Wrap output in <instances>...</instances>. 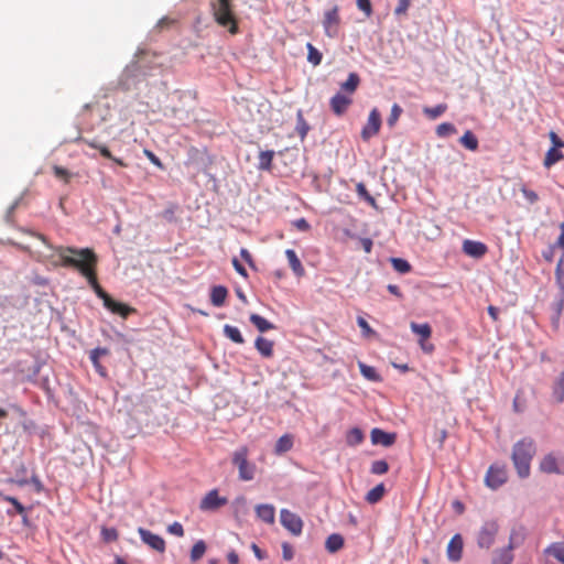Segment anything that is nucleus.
Segmentation results:
<instances>
[{
	"label": "nucleus",
	"mask_w": 564,
	"mask_h": 564,
	"mask_svg": "<svg viewBox=\"0 0 564 564\" xmlns=\"http://www.w3.org/2000/svg\"><path fill=\"white\" fill-rule=\"evenodd\" d=\"M340 24L339 9L337 6L333 7L324 13L323 26L325 34L328 37H336L338 35Z\"/></svg>",
	"instance_id": "1a4fd4ad"
},
{
	"label": "nucleus",
	"mask_w": 564,
	"mask_h": 564,
	"mask_svg": "<svg viewBox=\"0 0 564 564\" xmlns=\"http://www.w3.org/2000/svg\"><path fill=\"white\" fill-rule=\"evenodd\" d=\"M384 494H386L384 485L379 484L376 487H373L371 490L368 491V494L366 495V501L371 505H375L382 499Z\"/></svg>",
	"instance_id": "7c9ffc66"
},
{
	"label": "nucleus",
	"mask_w": 564,
	"mask_h": 564,
	"mask_svg": "<svg viewBox=\"0 0 564 564\" xmlns=\"http://www.w3.org/2000/svg\"><path fill=\"white\" fill-rule=\"evenodd\" d=\"M371 442L373 444H379L386 447H389L395 442V434L384 432L380 429H373L370 434Z\"/></svg>",
	"instance_id": "6ab92c4d"
},
{
	"label": "nucleus",
	"mask_w": 564,
	"mask_h": 564,
	"mask_svg": "<svg viewBox=\"0 0 564 564\" xmlns=\"http://www.w3.org/2000/svg\"><path fill=\"white\" fill-rule=\"evenodd\" d=\"M352 105V97L341 91L336 93L329 100V107L337 117L344 116Z\"/></svg>",
	"instance_id": "ddd939ff"
},
{
	"label": "nucleus",
	"mask_w": 564,
	"mask_h": 564,
	"mask_svg": "<svg viewBox=\"0 0 564 564\" xmlns=\"http://www.w3.org/2000/svg\"><path fill=\"white\" fill-rule=\"evenodd\" d=\"M104 306L109 310L111 313L121 316L122 318H127L130 314L135 313V310L124 303L115 301L111 296H109L105 302Z\"/></svg>",
	"instance_id": "f3484780"
},
{
	"label": "nucleus",
	"mask_w": 564,
	"mask_h": 564,
	"mask_svg": "<svg viewBox=\"0 0 564 564\" xmlns=\"http://www.w3.org/2000/svg\"><path fill=\"white\" fill-rule=\"evenodd\" d=\"M402 112L403 109L401 108V106L398 104H393V106L391 107L390 115L387 119V123L390 128H393L395 126Z\"/></svg>",
	"instance_id": "c03bdc74"
},
{
	"label": "nucleus",
	"mask_w": 564,
	"mask_h": 564,
	"mask_svg": "<svg viewBox=\"0 0 564 564\" xmlns=\"http://www.w3.org/2000/svg\"><path fill=\"white\" fill-rule=\"evenodd\" d=\"M210 12L218 25L226 28L230 34L239 32L238 20L231 0H210Z\"/></svg>",
	"instance_id": "20e7f679"
},
{
	"label": "nucleus",
	"mask_w": 564,
	"mask_h": 564,
	"mask_svg": "<svg viewBox=\"0 0 564 564\" xmlns=\"http://www.w3.org/2000/svg\"><path fill=\"white\" fill-rule=\"evenodd\" d=\"M273 158H274V151H272V150L261 151L259 153L258 169L261 171H271Z\"/></svg>",
	"instance_id": "cd10ccee"
},
{
	"label": "nucleus",
	"mask_w": 564,
	"mask_h": 564,
	"mask_svg": "<svg viewBox=\"0 0 564 564\" xmlns=\"http://www.w3.org/2000/svg\"><path fill=\"white\" fill-rule=\"evenodd\" d=\"M57 253L62 259L63 265L77 269L94 289L98 283L96 267L98 263L97 254L89 248L76 249L73 247H59Z\"/></svg>",
	"instance_id": "f03ea898"
},
{
	"label": "nucleus",
	"mask_w": 564,
	"mask_h": 564,
	"mask_svg": "<svg viewBox=\"0 0 564 564\" xmlns=\"http://www.w3.org/2000/svg\"><path fill=\"white\" fill-rule=\"evenodd\" d=\"M167 532L181 538L184 535V528L180 522H173L167 527Z\"/></svg>",
	"instance_id": "4d7b16f0"
},
{
	"label": "nucleus",
	"mask_w": 564,
	"mask_h": 564,
	"mask_svg": "<svg viewBox=\"0 0 564 564\" xmlns=\"http://www.w3.org/2000/svg\"><path fill=\"white\" fill-rule=\"evenodd\" d=\"M240 256L249 264V267L254 268L252 256L247 249L242 248L240 250Z\"/></svg>",
	"instance_id": "774afa93"
},
{
	"label": "nucleus",
	"mask_w": 564,
	"mask_h": 564,
	"mask_svg": "<svg viewBox=\"0 0 564 564\" xmlns=\"http://www.w3.org/2000/svg\"><path fill=\"white\" fill-rule=\"evenodd\" d=\"M250 322L257 327V329L261 333L274 329L275 326L265 319L264 317L260 316L259 314H251L250 315Z\"/></svg>",
	"instance_id": "c756f323"
},
{
	"label": "nucleus",
	"mask_w": 564,
	"mask_h": 564,
	"mask_svg": "<svg viewBox=\"0 0 564 564\" xmlns=\"http://www.w3.org/2000/svg\"><path fill=\"white\" fill-rule=\"evenodd\" d=\"M86 143L93 148V149H98L100 154L104 156V158H107V159H110L112 160L115 163H117L118 165L120 166H123L126 167L127 166V163H124L121 159H118V158H115L112 156L111 152L109 151V149L106 147V145H101V144H98L97 142L95 141H86Z\"/></svg>",
	"instance_id": "c85d7f7f"
},
{
	"label": "nucleus",
	"mask_w": 564,
	"mask_h": 564,
	"mask_svg": "<svg viewBox=\"0 0 564 564\" xmlns=\"http://www.w3.org/2000/svg\"><path fill=\"white\" fill-rule=\"evenodd\" d=\"M358 366H359V370H360L361 375L366 379L373 381V382H378L381 380L380 375L377 372V370L373 367L368 366L364 362H359Z\"/></svg>",
	"instance_id": "e433bc0d"
},
{
	"label": "nucleus",
	"mask_w": 564,
	"mask_h": 564,
	"mask_svg": "<svg viewBox=\"0 0 564 564\" xmlns=\"http://www.w3.org/2000/svg\"><path fill=\"white\" fill-rule=\"evenodd\" d=\"M138 533L144 544H147L152 550L164 553L165 552V541L162 536L144 529L139 528Z\"/></svg>",
	"instance_id": "4468645a"
},
{
	"label": "nucleus",
	"mask_w": 564,
	"mask_h": 564,
	"mask_svg": "<svg viewBox=\"0 0 564 564\" xmlns=\"http://www.w3.org/2000/svg\"><path fill=\"white\" fill-rule=\"evenodd\" d=\"M227 502L228 499L226 497H220L218 490L213 489L200 500L199 509L202 511H215L227 505Z\"/></svg>",
	"instance_id": "f8f14e48"
},
{
	"label": "nucleus",
	"mask_w": 564,
	"mask_h": 564,
	"mask_svg": "<svg viewBox=\"0 0 564 564\" xmlns=\"http://www.w3.org/2000/svg\"><path fill=\"white\" fill-rule=\"evenodd\" d=\"M553 393L557 400V402L564 401V370L561 372L555 386Z\"/></svg>",
	"instance_id": "a18cd8bd"
},
{
	"label": "nucleus",
	"mask_w": 564,
	"mask_h": 564,
	"mask_svg": "<svg viewBox=\"0 0 564 564\" xmlns=\"http://www.w3.org/2000/svg\"><path fill=\"white\" fill-rule=\"evenodd\" d=\"M280 521L281 524L293 535H300L303 531V521L302 519L294 512L282 509L280 511Z\"/></svg>",
	"instance_id": "6e6552de"
},
{
	"label": "nucleus",
	"mask_w": 564,
	"mask_h": 564,
	"mask_svg": "<svg viewBox=\"0 0 564 564\" xmlns=\"http://www.w3.org/2000/svg\"><path fill=\"white\" fill-rule=\"evenodd\" d=\"M360 84V77L357 73H350L346 82L340 85V91L352 97Z\"/></svg>",
	"instance_id": "b1692460"
},
{
	"label": "nucleus",
	"mask_w": 564,
	"mask_h": 564,
	"mask_svg": "<svg viewBox=\"0 0 564 564\" xmlns=\"http://www.w3.org/2000/svg\"><path fill=\"white\" fill-rule=\"evenodd\" d=\"M419 345L421 349L426 354H432L434 351V345L427 343V339H419Z\"/></svg>",
	"instance_id": "69168bd1"
},
{
	"label": "nucleus",
	"mask_w": 564,
	"mask_h": 564,
	"mask_svg": "<svg viewBox=\"0 0 564 564\" xmlns=\"http://www.w3.org/2000/svg\"><path fill=\"white\" fill-rule=\"evenodd\" d=\"M96 295L102 301V303L110 296L101 286L100 284H96V286L93 289Z\"/></svg>",
	"instance_id": "338daca9"
},
{
	"label": "nucleus",
	"mask_w": 564,
	"mask_h": 564,
	"mask_svg": "<svg viewBox=\"0 0 564 564\" xmlns=\"http://www.w3.org/2000/svg\"><path fill=\"white\" fill-rule=\"evenodd\" d=\"M224 334L227 338H229L230 340H232L234 343L236 344H243L245 343V339L240 333V330L235 327V326H231V325H225L224 326Z\"/></svg>",
	"instance_id": "c9c22d12"
},
{
	"label": "nucleus",
	"mask_w": 564,
	"mask_h": 564,
	"mask_svg": "<svg viewBox=\"0 0 564 564\" xmlns=\"http://www.w3.org/2000/svg\"><path fill=\"white\" fill-rule=\"evenodd\" d=\"M57 253L62 259L63 265L77 269L94 289L98 283L96 267L98 263L97 254L89 248L76 249L73 247H59Z\"/></svg>",
	"instance_id": "f257e3e1"
},
{
	"label": "nucleus",
	"mask_w": 564,
	"mask_h": 564,
	"mask_svg": "<svg viewBox=\"0 0 564 564\" xmlns=\"http://www.w3.org/2000/svg\"><path fill=\"white\" fill-rule=\"evenodd\" d=\"M206 552V544L203 540L197 541L191 550V561L193 563L200 560Z\"/></svg>",
	"instance_id": "ea45409f"
},
{
	"label": "nucleus",
	"mask_w": 564,
	"mask_h": 564,
	"mask_svg": "<svg viewBox=\"0 0 564 564\" xmlns=\"http://www.w3.org/2000/svg\"><path fill=\"white\" fill-rule=\"evenodd\" d=\"M528 530L524 524L516 522L511 525L508 545L505 547L509 552L520 547L527 540Z\"/></svg>",
	"instance_id": "9b49d317"
},
{
	"label": "nucleus",
	"mask_w": 564,
	"mask_h": 564,
	"mask_svg": "<svg viewBox=\"0 0 564 564\" xmlns=\"http://www.w3.org/2000/svg\"><path fill=\"white\" fill-rule=\"evenodd\" d=\"M508 479L506 466L491 465L486 474L485 484L491 488L497 489L502 486Z\"/></svg>",
	"instance_id": "0eeeda50"
},
{
	"label": "nucleus",
	"mask_w": 564,
	"mask_h": 564,
	"mask_svg": "<svg viewBox=\"0 0 564 564\" xmlns=\"http://www.w3.org/2000/svg\"><path fill=\"white\" fill-rule=\"evenodd\" d=\"M356 189L360 197L365 198L371 204H375V198L369 194L364 183H358Z\"/></svg>",
	"instance_id": "864d4df0"
},
{
	"label": "nucleus",
	"mask_w": 564,
	"mask_h": 564,
	"mask_svg": "<svg viewBox=\"0 0 564 564\" xmlns=\"http://www.w3.org/2000/svg\"><path fill=\"white\" fill-rule=\"evenodd\" d=\"M457 132L455 126L451 122H443L437 126L436 134L440 138H446L448 135L455 134Z\"/></svg>",
	"instance_id": "79ce46f5"
},
{
	"label": "nucleus",
	"mask_w": 564,
	"mask_h": 564,
	"mask_svg": "<svg viewBox=\"0 0 564 564\" xmlns=\"http://www.w3.org/2000/svg\"><path fill=\"white\" fill-rule=\"evenodd\" d=\"M254 346L264 358H271L273 356L274 343L272 340L259 336L254 341Z\"/></svg>",
	"instance_id": "5701e85b"
},
{
	"label": "nucleus",
	"mask_w": 564,
	"mask_h": 564,
	"mask_svg": "<svg viewBox=\"0 0 564 564\" xmlns=\"http://www.w3.org/2000/svg\"><path fill=\"white\" fill-rule=\"evenodd\" d=\"M53 172L56 177L63 180L65 183H69L70 173L66 169L58 165H54Z\"/></svg>",
	"instance_id": "3c124183"
},
{
	"label": "nucleus",
	"mask_w": 564,
	"mask_h": 564,
	"mask_svg": "<svg viewBox=\"0 0 564 564\" xmlns=\"http://www.w3.org/2000/svg\"><path fill=\"white\" fill-rule=\"evenodd\" d=\"M563 158H564V154L560 151V149L551 148L547 150V152L545 154L543 165L546 169H550L552 165H554L555 163L561 161Z\"/></svg>",
	"instance_id": "473e14b6"
},
{
	"label": "nucleus",
	"mask_w": 564,
	"mask_h": 564,
	"mask_svg": "<svg viewBox=\"0 0 564 564\" xmlns=\"http://www.w3.org/2000/svg\"><path fill=\"white\" fill-rule=\"evenodd\" d=\"M296 130H297V133L299 135L304 139L305 135L307 134L308 130H310V126L307 124V122L305 121L303 115L301 111L297 112V124H296Z\"/></svg>",
	"instance_id": "09e8293b"
},
{
	"label": "nucleus",
	"mask_w": 564,
	"mask_h": 564,
	"mask_svg": "<svg viewBox=\"0 0 564 564\" xmlns=\"http://www.w3.org/2000/svg\"><path fill=\"white\" fill-rule=\"evenodd\" d=\"M513 561V555L506 549H501L498 551L496 557L492 560L491 564H511Z\"/></svg>",
	"instance_id": "a19ab883"
},
{
	"label": "nucleus",
	"mask_w": 564,
	"mask_h": 564,
	"mask_svg": "<svg viewBox=\"0 0 564 564\" xmlns=\"http://www.w3.org/2000/svg\"><path fill=\"white\" fill-rule=\"evenodd\" d=\"M381 127V115L377 108H373L368 116L367 123L361 130V138L364 141H368L372 137L379 133Z\"/></svg>",
	"instance_id": "9d476101"
},
{
	"label": "nucleus",
	"mask_w": 564,
	"mask_h": 564,
	"mask_svg": "<svg viewBox=\"0 0 564 564\" xmlns=\"http://www.w3.org/2000/svg\"><path fill=\"white\" fill-rule=\"evenodd\" d=\"M285 257L294 274L299 278L303 276L305 274V270L296 252L293 249H286Z\"/></svg>",
	"instance_id": "4be33fe9"
},
{
	"label": "nucleus",
	"mask_w": 564,
	"mask_h": 564,
	"mask_svg": "<svg viewBox=\"0 0 564 564\" xmlns=\"http://www.w3.org/2000/svg\"><path fill=\"white\" fill-rule=\"evenodd\" d=\"M500 525L498 520L489 519L486 520L481 527L479 528L476 534L477 545L480 549L489 550L496 541V538L499 533Z\"/></svg>",
	"instance_id": "423d86ee"
},
{
	"label": "nucleus",
	"mask_w": 564,
	"mask_h": 564,
	"mask_svg": "<svg viewBox=\"0 0 564 564\" xmlns=\"http://www.w3.org/2000/svg\"><path fill=\"white\" fill-rule=\"evenodd\" d=\"M521 193L530 204H535L539 200V195L534 191L529 189L525 186L521 187Z\"/></svg>",
	"instance_id": "603ef678"
},
{
	"label": "nucleus",
	"mask_w": 564,
	"mask_h": 564,
	"mask_svg": "<svg viewBox=\"0 0 564 564\" xmlns=\"http://www.w3.org/2000/svg\"><path fill=\"white\" fill-rule=\"evenodd\" d=\"M463 251L470 257L474 258H481L486 254L488 251V248L485 243L480 241H474V240H465L463 242Z\"/></svg>",
	"instance_id": "a211bd4d"
},
{
	"label": "nucleus",
	"mask_w": 564,
	"mask_h": 564,
	"mask_svg": "<svg viewBox=\"0 0 564 564\" xmlns=\"http://www.w3.org/2000/svg\"><path fill=\"white\" fill-rule=\"evenodd\" d=\"M464 542L460 534H455L448 542L446 549L447 558L451 562H458L463 556Z\"/></svg>",
	"instance_id": "dca6fc26"
},
{
	"label": "nucleus",
	"mask_w": 564,
	"mask_h": 564,
	"mask_svg": "<svg viewBox=\"0 0 564 564\" xmlns=\"http://www.w3.org/2000/svg\"><path fill=\"white\" fill-rule=\"evenodd\" d=\"M459 142L464 148H466L470 151H476L478 149V139L470 130H467L462 135V138L459 139Z\"/></svg>",
	"instance_id": "f704fd0d"
},
{
	"label": "nucleus",
	"mask_w": 564,
	"mask_h": 564,
	"mask_svg": "<svg viewBox=\"0 0 564 564\" xmlns=\"http://www.w3.org/2000/svg\"><path fill=\"white\" fill-rule=\"evenodd\" d=\"M446 110H447V105L440 104V105H436L435 107H424L423 113L427 118L434 120V119L441 117Z\"/></svg>",
	"instance_id": "58836bf2"
},
{
	"label": "nucleus",
	"mask_w": 564,
	"mask_h": 564,
	"mask_svg": "<svg viewBox=\"0 0 564 564\" xmlns=\"http://www.w3.org/2000/svg\"><path fill=\"white\" fill-rule=\"evenodd\" d=\"M370 470L375 475H383V474L388 473L389 464L383 459L375 460L371 464Z\"/></svg>",
	"instance_id": "de8ad7c7"
},
{
	"label": "nucleus",
	"mask_w": 564,
	"mask_h": 564,
	"mask_svg": "<svg viewBox=\"0 0 564 564\" xmlns=\"http://www.w3.org/2000/svg\"><path fill=\"white\" fill-rule=\"evenodd\" d=\"M232 265L235 268V270L237 271V273H239L241 276L243 278H247L248 276V273H247V270L245 269V267L239 262L238 259L234 258L232 259Z\"/></svg>",
	"instance_id": "0e129e2a"
},
{
	"label": "nucleus",
	"mask_w": 564,
	"mask_h": 564,
	"mask_svg": "<svg viewBox=\"0 0 564 564\" xmlns=\"http://www.w3.org/2000/svg\"><path fill=\"white\" fill-rule=\"evenodd\" d=\"M549 135L553 143L552 148H555V149L564 148V141L562 139H560L558 135L554 131H551Z\"/></svg>",
	"instance_id": "e2e57ef3"
},
{
	"label": "nucleus",
	"mask_w": 564,
	"mask_h": 564,
	"mask_svg": "<svg viewBox=\"0 0 564 564\" xmlns=\"http://www.w3.org/2000/svg\"><path fill=\"white\" fill-rule=\"evenodd\" d=\"M539 467L546 474H564V458L557 459L553 454H547L541 459Z\"/></svg>",
	"instance_id": "2eb2a0df"
},
{
	"label": "nucleus",
	"mask_w": 564,
	"mask_h": 564,
	"mask_svg": "<svg viewBox=\"0 0 564 564\" xmlns=\"http://www.w3.org/2000/svg\"><path fill=\"white\" fill-rule=\"evenodd\" d=\"M101 533L106 541H116L118 539V532L113 528H110V529L105 528V529H102Z\"/></svg>",
	"instance_id": "13d9d810"
},
{
	"label": "nucleus",
	"mask_w": 564,
	"mask_h": 564,
	"mask_svg": "<svg viewBox=\"0 0 564 564\" xmlns=\"http://www.w3.org/2000/svg\"><path fill=\"white\" fill-rule=\"evenodd\" d=\"M364 441V434L360 429L354 427L347 433V443L349 445H358Z\"/></svg>",
	"instance_id": "37998d69"
},
{
	"label": "nucleus",
	"mask_w": 564,
	"mask_h": 564,
	"mask_svg": "<svg viewBox=\"0 0 564 564\" xmlns=\"http://www.w3.org/2000/svg\"><path fill=\"white\" fill-rule=\"evenodd\" d=\"M109 355V349L108 348H101V347H97L95 349H93L90 351V355H89V358L96 369V371L102 376V377H106L107 376V370L106 368L100 364L99 359L100 357L102 356H107Z\"/></svg>",
	"instance_id": "412c9836"
},
{
	"label": "nucleus",
	"mask_w": 564,
	"mask_h": 564,
	"mask_svg": "<svg viewBox=\"0 0 564 564\" xmlns=\"http://www.w3.org/2000/svg\"><path fill=\"white\" fill-rule=\"evenodd\" d=\"M357 324L362 329L365 335L368 336V335L373 334V329L370 327V325L368 324V322L364 317L359 316L357 318Z\"/></svg>",
	"instance_id": "bf43d9fd"
},
{
	"label": "nucleus",
	"mask_w": 564,
	"mask_h": 564,
	"mask_svg": "<svg viewBox=\"0 0 564 564\" xmlns=\"http://www.w3.org/2000/svg\"><path fill=\"white\" fill-rule=\"evenodd\" d=\"M145 156L159 169L163 170L164 165L161 160L150 150H144Z\"/></svg>",
	"instance_id": "052dcab7"
},
{
	"label": "nucleus",
	"mask_w": 564,
	"mask_h": 564,
	"mask_svg": "<svg viewBox=\"0 0 564 564\" xmlns=\"http://www.w3.org/2000/svg\"><path fill=\"white\" fill-rule=\"evenodd\" d=\"M307 48V62L313 66H318L322 63L323 54L312 44H306Z\"/></svg>",
	"instance_id": "4c0bfd02"
},
{
	"label": "nucleus",
	"mask_w": 564,
	"mask_h": 564,
	"mask_svg": "<svg viewBox=\"0 0 564 564\" xmlns=\"http://www.w3.org/2000/svg\"><path fill=\"white\" fill-rule=\"evenodd\" d=\"M534 454L535 445L532 438L524 437L514 444L511 458L519 477L527 478L530 475V465Z\"/></svg>",
	"instance_id": "7ed1b4c3"
},
{
	"label": "nucleus",
	"mask_w": 564,
	"mask_h": 564,
	"mask_svg": "<svg viewBox=\"0 0 564 564\" xmlns=\"http://www.w3.org/2000/svg\"><path fill=\"white\" fill-rule=\"evenodd\" d=\"M257 517L268 523L273 524L275 521V508L273 505L261 503L256 507Z\"/></svg>",
	"instance_id": "aec40b11"
},
{
	"label": "nucleus",
	"mask_w": 564,
	"mask_h": 564,
	"mask_svg": "<svg viewBox=\"0 0 564 564\" xmlns=\"http://www.w3.org/2000/svg\"><path fill=\"white\" fill-rule=\"evenodd\" d=\"M391 263H392L393 269L400 273H408L411 270L410 263L404 259L392 258Z\"/></svg>",
	"instance_id": "49530a36"
},
{
	"label": "nucleus",
	"mask_w": 564,
	"mask_h": 564,
	"mask_svg": "<svg viewBox=\"0 0 564 564\" xmlns=\"http://www.w3.org/2000/svg\"><path fill=\"white\" fill-rule=\"evenodd\" d=\"M411 6V0H399L398 6L394 9L395 15H403L406 13Z\"/></svg>",
	"instance_id": "6e6d98bb"
},
{
	"label": "nucleus",
	"mask_w": 564,
	"mask_h": 564,
	"mask_svg": "<svg viewBox=\"0 0 564 564\" xmlns=\"http://www.w3.org/2000/svg\"><path fill=\"white\" fill-rule=\"evenodd\" d=\"M227 295H228L227 288H225L223 285L214 286L210 292V302L214 306L220 307L224 305Z\"/></svg>",
	"instance_id": "393cba45"
},
{
	"label": "nucleus",
	"mask_w": 564,
	"mask_h": 564,
	"mask_svg": "<svg viewBox=\"0 0 564 564\" xmlns=\"http://www.w3.org/2000/svg\"><path fill=\"white\" fill-rule=\"evenodd\" d=\"M249 449L241 446L232 454V464L238 468L239 479L250 481L256 476L257 467L248 459Z\"/></svg>",
	"instance_id": "39448f33"
},
{
	"label": "nucleus",
	"mask_w": 564,
	"mask_h": 564,
	"mask_svg": "<svg viewBox=\"0 0 564 564\" xmlns=\"http://www.w3.org/2000/svg\"><path fill=\"white\" fill-rule=\"evenodd\" d=\"M544 553L556 558L561 564H564V542H553L545 550Z\"/></svg>",
	"instance_id": "a878e982"
},
{
	"label": "nucleus",
	"mask_w": 564,
	"mask_h": 564,
	"mask_svg": "<svg viewBox=\"0 0 564 564\" xmlns=\"http://www.w3.org/2000/svg\"><path fill=\"white\" fill-rule=\"evenodd\" d=\"M3 500L10 502L18 514L22 516L24 519L26 518L25 508L17 498L12 496H6L3 497Z\"/></svg>",
	"instance_id": "8fccbe9b"
},
{
	"label": "nucleus",
	"mask_w": 564,
	"mask_h": 564,
	"mask_svg": "<svg viewBox=\"0 0 564 564\" xmlns=\"http://www.w3.org/2000/svg\"><path fill=\"white\" fill-rule=\"evenodd\" d=\"M293 225L300 231H307L311 228L308 221L305 218H299L294 220Z\"/></svg>",
	"instance_id": "680f3d73"
},
{
	"label": "nucleus",
	"mask_w": 564,
	"mask_h": 564,
	"mask_svg": "<svg viewBox=\"0 0 564 564\" xmlns=\"http://www.w3.org/2000/svg\"><path fill=\"white\" fill-rule=\"evenodd\" d=\"M357 7L366 14V17L369 18L372 14V6L370 0H357Z\"/></svg>",
	"instance_id": "5fc2aeb1"
},
{
	"label": "nucleus",
	"mask_w": 564,
	"mask_h": 564,
	"mask_svg": "<svg viewBox=\"0 0 564 564\" xmlns=\"http://www.w3.org/2000/svg\"><path fill=\"white\" fill-rule=\"evenodd\" d=\"M344 546V538L338 533L330 534L325 542V547L329 553H335Z\"/></svg>",
	"instance_id": "bb28decb"
},
{
	"label": "nucleus",
	"mask_w": 564,
	"mask_h": 564,
	"mask_svg": "<svg viewBox=\"0 0 564 564\" xmlns=\"http://www.w3.org/2000/svg\"><path fill=\"white\" fill-rule=\"evenodd\" d=\"M410 328L414 334H416L420 337V339H429L432 335V328L427 323L417 324L412 322L410 324Z\"/></svg>",
	"instance_id": "2f4dec72"
},
{
	"label": "nucleus",
	"mask_w": 564,
	"mask_h": 564,
	"mask_svg": "<svg viewBox=\"0 0 564 564\" xmlns=\"http://www.w3.org/2000/svg\"><path fill=\"white\" fill-rule=\"evenodd\" d=\"M293 446V437L290 434L282 435L275 444V453L276 454H283L285 452H289Z\"/></svg>",
	"instance_id": "72a5a7b5"
}]
</instances>
